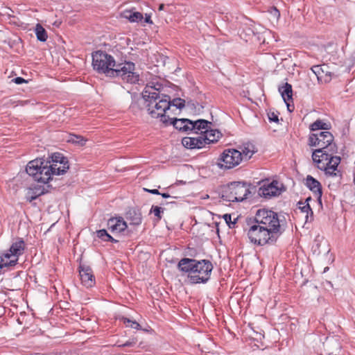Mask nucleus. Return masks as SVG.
Instances as JSON below:
<instances>
[{
    "label": "nucleus",
    "mask_w": 355,
    "mask_h": 355,
    "mask_svg": "<svg viewBox=\"0 0 355 355\" xmlns=\"http://www.w3.org/2000/svg\"><path fill=\"white\" fill-rule=\"evenodd\" d=\"M46 193V191L43 187H35L28 190L26 196V199L31 202Z\"/></svg>",
    "instance_id": "24"
},
{
    "label": "nucleus",
    "mask_w": 355,
    "mask_h": 355,
    "mask_svg": "<svg viewBox=\"0 0 355 355\" xmlns=\"http://www.w3.org/2000/svg\"><path fill=\"white\" fill-rule=\"evenodd\" d=\"M126 218L134 225H139L142 222L141 213L136 208H130L126 214Z\"/></svg>",
    "instance_id": "23"
},
{
    "label": "nucleus",
    "mask_w": 355,
    "mask_h": 355,
    "mask_svg": "<svg viewBox=\"0 0 355 355\" xmlns=\"http://www.w3.org/2000/svg\"><path fill=\"white\" fill-rule=\"evenodd\" d=\"M277 184L278 182L277 181H272L268 184L263 185L259 187L258 195L265 198L277 196L279 193Z\"/></svg>",
    "instance_id": "15"
},
{
    "label": "nucleus",
    "mask_w": 355,
    "mask_h": 355,
    "mask_svg": "<svg viewBox=\"0 0 355 355\" xmlns=\"http://www.w3.org/2000/svg\"><path fill=\"white\" fill-rule=\"evenodd\" d=\"M308 145L318 147L312 153V159L317 167L324 171L327 176L340 180L342 173L338 166L341 159L334 155L338 152V146L333 135L328 131L311 133L309 137Z\"/></svg>",
    "instance_id": "1"
},
{
    "label": "nucleus",
    "mask_w": 355,
    "mask_h": 355,
    "mask_svg": "<svg viewBox=\"0 0 355 355\" xmlns=\"http://www.w3.org/2000/svg\"><path fill=\"white\" fill-rule=\"evenodd\" d=\"M278 90L285 103L293 101V89L291 84L286 83L284 85L279 86Z\"/></svg>",
    "instance_id": "25"
},
{
    "label": "nucleus",
    "mask_w": 355,
    "mask_h": 355,
    "mask_svg": "<svg viewBox=\"0 0 355 355\" xmlns=\"http://www.w3.org/2000/svg\"><path fill=\"white\" fill-rule=\"evenodd\" d=\"M67 141L83 146L85 144L87 140L80 135H70Z\"/></svg>",
    "instance_id": "32"
},
{
    "label": "nucleus",
    "mask_w": 355,
    "mask_h": 355,
    "mask_svg": "<svg viewBox=\"0 0 355 355\" xmlns=\"http://www.w3.org/2000/svg\"><path fill=\"white\" fill-rule=\"evenodd\" d=\"M306 186L318 197V200L321 203V198L322 195V185L319 181L313 178L311 175H307L306 178Z\"/></svg>",
    "instance_id": "17"
},
{
    "label": "nucleus",
    "mask_w": 355,
    "mask_h": 355,
    "mask_svg": "<svg viewBox=\"0 0 355 355\" xmlns=\"http://www.w3.org/2000/svg\"><path fill=\"white\" fill-rule=\"evenodd\" d=\"M171 106H174L178 109H182L185 106V101L180 98H175L173 100L171 99Z\"/></svg>",
    "instance_id": "35"
},
{
    "label": "nucleus",
    "mask_w": 355,
    "mask_h": 355,
    "mask_svg": "<svg viewBox=\"0 0 355 355\" xmlns=\"http://www.w3.org/2000/svg\"><path fill=\"white\" fill-rule=\"evenodd\" d=\"M122 15L130 22H139L144 19L143 15L141 12H132V10H125Z\"/></svg>",
    "instance_id": "28"
},
{
    "label": "nucleus",
    "mask_w": 355,
    "mask_h": 355,
    "mask_svg": "<svg viewBox=\"0 0 355 355\" xmlns=\"http://www.w3.org/2000/svg\"><path fill=\"white\" fill-rule=\"evenodd\" d=\"M182 144L184 147L189 149H199L205 146V141L202 135L198 137H184L182 139Z\"/></svg>",
    "instance_id": "16"
},
{
    "label": "nucleus",
    "mask_w": 355,
    "mask_h": 355,
    "mask_svg": "<svg viewBox=\"0 0 355 355\" xmlns=\"http://www.w3.org/2000/svg\"><path fill=\"white\" fill-rule=\"evenodd\" d=\"M298 204L300 205L299 209L304 213H306V220L309 218V214L310 213L311 217L313 216V212L312 209L311 208V206L309 203H303L302 202H299Z\"/></svg>",
    "instance_id": "33"
},
{
    "label": "nucleus",
    "mask_w": 355,
    "mask_h": 355,
    "mask_svg": "<svg viewBox=\"0 0 355 355\" xmlns=\"http://www.w3.org/2000/svg\"><path fill=\"white\" fill-rule=\"evenodd\" d=\"M115 63L114 57L105 51H97L92 53L93 69L98 73L110 78Z\"/></svg>",
    "instance_id": "7"
},
{
    "label": "nucleus",
    "mask_w": 355,
    "mask_h": 355,
    "mask_svg": "<svg viewBox=\"0 0 355 355\" xmlns=\"http://www.w3.org/2000/svg\"><path fill=\"white\" fill-rule=\"evenodd\" d=\"M121 320L123 322V323L126 325V327H130L135 329H139L141 328L140 324L136 321L132 320L125 317H123Z\"/></svg>",
    "instance_id": "34"
},
{
    "label": "nucleus",
    "mask_w": 355,
    "mask_h": 355,
    "mask_svg": "<svg viewBox=\"0 0 355 355\" xmlns=\"http://www.w3.org/2000/svg\"><path fill=\"white\" fill-rule=\"evenodd\" d=\"M164 4H160L159 6V10H164Z\"/></svg>",
    "instance_id": "47"
},
{
    "label": "nucleus",
    "mask_w": 355,
    "mask_h": 355,
    "mask_svg": "<svg viewBox=\"0 0 355 355\" xmlns=\"http://www.w3.org/2000/svg\"><path fill=\"white\" fill-rule=\"evenodd\" d=\"M137 343V340L135 338H132L125 342L124 343L119 344V347H134Z\"/></svg>",
    "instance_id": "38"
},
{
    "label": "nucleus",
    "mask_w": 355,
    "mask_h": 355,
    "mask_svg": "<svg viewBox=\"0 0 355 355\" xmlns=\"http://www.w3.org/2000/svg\"><path fill=\"white\" fill-rule=\"evenodd\" d=\"M223 218L225 219L226 223L229 226L230 228H234V225L236 223L237 218H235L234 221H232V216L229 214H225L223 216Z\"/></svg>",
    "instance_id": "37"
},
{
    "label": "nucleus",
    "mask_w": 355,
    "mask_h": 355,
    "mask_svg": "<svg viewBox=\"0 0 355 355\" xmlns=\"http://www.w3.org/2000/svg\"><path fill=\"white\" fill-rule=\"evenodd\" d=\"M97 236L104 241H109L113 243H118L119 241L114 239L105 229L98 230L96 232Z\"/></svg>",
    "instance_id": "30"
},
{
    "label": "nucleus",
    "mask_w": 355,
    "mask_h": 355,
    "mask_svg": "<svg viewBox=\"0 0 355 355\" xmlns=\"http://www.w3.org/2000/svg\"><path fill=\"white\" fill-rule=\"evenodd\" d=\"M78 269L83 285L87 288L94 286L96 282L92 269L88 266L82 264L79 266Z\"/></svg>",
    "instance_id": "12"
},
{
    "label": "nucleus",
    "mask_w": 355,
    "mask_h": 355,
    "mask_svg": "<svg viewBox=\"0 0 355 355\" xmlns=\"http://www.w3.org/2000/svg\"><path fill=\"white\" fill-rule=\"evenodd\" d=\"M35 34L37 39L40 42H46L47 40V33L46 30L40 24H37L35 26Z\"/></svg>",
    "instance_id": "31"
},
{
    "label": "nucleus",
    "mask_w": 355,
    "mask_h": 355,
    "mask_svg": "<svg viewBox=\"0 0 355 355\" xmlns=\"http://www.w3.org/2000/svg\"><path fill=\"white\" fill-rule=\"evenodd\" d=\"M249 228L247 235L250 243L259 246L266 245H274L277 242L280 234L271 230L270 228L264 227L257 223L252 221V219L248 222Z\"/></svg>",
    "instance_id": "4"
},
{
    "label": "nucleus",
    "mask_w": 355,
    "mask_h": 355,
    "mask_svg": "<svg viewBox=\"0 0 355 355\" xmlns=\"http://www.w3.org/2000/svg\"><path fill=\"white\" fill-rule=\"evenodd\" d=\"M309 128L311 131H316L319 130H327L331 128V125L330 123H325L320 119H318L310 125Z\"/></svg>",
    "instance_id": "29"
},
{
    "label": "nucleus",
    "mask_w": 355,
    "mask_h": 355,
    "mask_svg": "<svg viewBox=\"0 0 355 355\" xmlns=\"http://www.w3.org/2000/svg\"><path fill=\"white\" fill-rule=\"evenodd\" d=\"M354 184H355V173H354Z\"/></svg>",
    "instance_id": "49"
},
{
    "label": "nucleus",
    "mask_w": 355,
    "mask_h": 355,
    "mask_svg": "<svg viewBox=\"0 0 355 355\" xmlns=\"http://www.w3.org/2000/svg\"><path fill=\"white\" fill-rule=\"evenodd\" d=\"M164 198H171V196L168 193H160V194Z\"/></svg>",
    "instance_id": "44"
},
{
    "label": "nucleus",
    "mask_w": 355,
    "mask_h": 355,
    "mask_svg": "<svg viewBox=\"0 0 355 355\" xmlns=\"http://www.w3.org/2000/svg\"><path fill=\"white\" fill-rule=\"evenodd\" d=\"M190 123H192V120L189 119H171L168 121V125H173V127L180 131L187 132L189 130Z\"/></svg>",
    "instance_id": "20"
},
{
    "label": "nucleus",
    "mask_w": 355,
    "mask_h": 355,
    "mask_svg": "<svg viewBox=\"0 0 355 355\" xmlns=\"http://www.w3.org/2000/svg\"><path fill=\"white\" fill-rule=\"evenodd\" d=\"M144 22L147 24H153V21L151 20V17L149 15L146 14L145 18H144Z\"/></svg>",
    "instance_id": "42"
},
{
    "label": "nucleus",
    "mask_w": 355,
    "mask_h": 355,
    "mask_svg": "<svg viewBox=\"0 0 355 355\" xmlns=\"http://www.w3.org/2000/svg\"><path fill=\"white\" fill-rule=\"evenodd\" d=\"M323 346L326 355H339L341 346L338 340H327Z\"/></svg>",
    "instance_id": "19"
},
{
    "label": "nucleus",
    "mask_w": 355,
    "mask_h": 355,
    "mask_svg": "<svg viewBox=\"0 0 355 355\" xmlns=\"http://www.w3.org/2000/svg\"><path fill=\"white\" fill-rule=\"evenodd\" d=\"M182 274H187L192 284H206L210 279L214 269L212 263L207 259L197 260L191 258L181 259L177 266Z\"/></svg>",
    "instance_id": "2"
},
{
    "label": "nucleus",
    "mask_w": 355,
    "mask_h": 355,
    "mask_svg": "<svg viewBox=\"0 0 355 355\" xmlns=\"http://www.w3.org/2000/svg\"><path fill=\"white\" fill-rule=\"evenodd\" d=\"M206 144H213L218 141V139L222 136V134L218 130H206L204 131V135H202Z\"/></svg>",
    "instance_id": "22"
},
{
    "label": "nucleus",
    "mask_w": 355,
    "mask_h": 355,
    "mask_svg": "<svg viewBox=\"0 0 355 355\" xmlns=\"http://www.w3.org/2000/svg\"><path fill=\"white\" fill-rule=\"evenodd\" d=\"M135 71V64L132 62H116L110 78L120 77L128 83L136 84L139 80V75Z\"/></svg>",
    "instance_id": "9"
},
{
    "label": "nucleus",
    "mask_w": 355,
    "mask_h": 355,
    "mask_svg": "<svg viewBox=\"0 0 355 355\" xmlns=\"http://www.w3.org/2000/svg\"><path fill=\"white\" fill-rule=\"evenodd\" d=\"M274 15H275L277 17H279L280 16L279 11L276 8H274Z\"/></svg>",
    "instance_id": "45"
},
{
    "label": "nucleus",
    "mask_w": 355,
    "mask_h": 355,
    "mask_svg": "<svg viewBox=\"0 0 355 355\" xmlns=\"http://www.w3.org/2000/svg\"><path fill=\"white\" fill-rule=\"evenodd\" d=\"M51 163H59L60 165H62V167L55 168V166L52 167V171H55L54 175H60L67 173L68 169L69 168V164L67 157H64L63 154L60 153H53L50 157Z\"/></svg>",
    "instance_id": "11"
},
{
    "label": "nucleus",
    "mask_w": 355,
    "mask_h": 355,
    "mask_svg": "<svg viewBox=\"0 0 355 355\" xmlns=\"http://www.w3.org/2000/svg\"><path fill=\"white\" fill-rule=\"evenodd\" d=\"M144 189L145 191H146L148 193H152V194H155V195H159L160 194V193L158 191V189H148L144 188Z\"/></svg>",
    "instance_id": "41"
},
{
    "label": "nucleus",
    "mask_w": 355,
    "mask_h": 355,
    "mask_svg": "<svg viewBox=\"0 0 355 355\" xmlns=\"http://www.w3.org/2000/svg\"><path fill=\"white\" fill-rule=\"evenodd\" d=\"M268 118L270 122H275L279 123V113L275 112H268Z\"/></svg>",
    "instance_id": "39"
},
{
    "label": "nucleus",
    "mask_w": 355,
    "mask_h": 355,
    "mask_svg": "<svg viewBox=\"0 0 355 355\" xmlns=\"http://www.w3.org/2000/svg\"><path fill=\"white\" fill-rule=\"evenodd\" d=\"M107 225L108 230L114 235L125 231L128 227L121 217L110 218Z\"/></svg>",
    "instance_id": "14"
},
{
    "label": "nucleus",
    "mask_w": 355,
    "mask_h": 355,
    "mask_svg": "<svg viewBox=\"0 0 355 355\" xmlns=\"http://www.w3.org/2000/svg\"><path fill=\"white\" fill-rule=\"evenodd\" d=\"M49 159L37 158L28 162L26 167V173L33 178V180L47 184L52 180L55 171H52Z\"/></svg>",
    "instance_id": "6"
},
{
    "label": "nucleus",
    "mask_w": 355,
    "mask_h": 355,
    "mask_svg": "<svg viewBox=\"0 0 355 355\" xmlns=\"http://www.w3.org/2000/svg\"><path fill=\"white\" fill-rule=\"evenodd\" d=\"M25 249V243L22 239H17V240L12 243L10 249L7 250L11 255V258L13 259L10 263H17L19 257L23 254Z\"/></svg>",
    "instance_id": "13"
},
{
    "label": "nucleus",
    "mask_w": 355,
    "mask_h": 355,
    "mask_svg": "<svg viewBox=\"0 0 355 355\" xmlns=\"http://www.w3.org/2000/svg\"><path fill=\"white\" fill-rule=\"evenodd\" d=\"M286 105H287L288 110L290 112H293V110H294V106H293V105H291L290 104L289 101H286Z\"/></svg>",
    "instance_id": "43"
},
{
    "label": "nucleus",
    "mask_w": 355,
    "mask_h": 355,
    "mask_svg": "<svg viewBox=\"0 0 355 355\" xmlns=\"http://www.w3.org/2000/svg\"><path fill=\"white\" fill-rule=\"evenodd\" d=\"M311 200V197H309L306 199V202L305 203H309V201H310Z\"/></svg>",
    "instance_id": "48"
},
{
    "label": "nucleus",
    "mask_w": 355,
    "mask_h": 355,
    "mask_svg": "<svg viewBox=\"0 0 355 355\" xmlns=\"http://www.w3.org/2000/svg\"><path fill=\"white\" fill-rule=\"evenodd\" d=\"M209 124H211V123L205 119L192 121V123H190L189 125V130H193L196 134L198 133V131H200V135H203L204 131L202 130H207Z\"/></svg>",
    "instance_id": "21"
},
{
    "label": "nucleus",
    "mask_w": 355,
    "mask_h": 355,
    "mask_svg": "<svg viewBox=\"0 0 355 355\" xmlns=\"http://www.w3.org/2000/svg\"><path fill=\"white\" fill-rule=\"evenodd\" d=\"M12 260H13V259L11 258V255L8 251L0 252V269L10 268L17 265V263H10V261Z\"/></svg>",
    "instance_id": "26"
},
{
    "label": "nucleus",
    "mask_w": 355,
    "mask_h": 355,
    "mask_svg": "<svg viewBox=\"0 0 355 355\" xmlns=\"http://www.w3.org/2000/svg\"><path fill=\"white\" fill-rule=\"evenodd\" d=\"M159 90V87L147 85L142 93L143 98L147 103L146 106L149 114L153 118L160 117V121L165 125H168L170 117L165 113L171 107V97L161 94Z\"/></svg>",
    "instance_id": "3"
},
{
    "label": "nucleus",
    "mask_w": 355,
    "mask_h": 355,
    "mask_svg": "<svg viewBox=\"0 0 355 355\" xmlns=\"http://www.w3.org/2000/svg\"><path fill=\"white\" fill-rule=\"evenodd\" d=\"M150 213H153L154 215L157 218L158 220L162 218L161 214L163 212V209L158 206H152Z\"/></svg>",
    "instance_id": "36"
},
{
    "label": "nucleus",
    "mask_w": 355,
    "mask_h": 355,
    "mask_svg": "<svg viewBox=\"0 0 355 355\" xmlns=\"http://www.w3.org/2000/svg\"><path fill=\"white\" fill-rule=\"evenodd\" d=\"M241 150H240L242 153L243 159L246 160L250 159L252 156L257 152V149L254 144L251 143L245 144L242 147H241Z\"/></svg>",
    "instance_id": "27"
},
{
    "label": "nucleus",
    "mask_w": 355,
    "mask_h": 355,
    "mask_svg": "<svg viewBox=\"0 0 355 355\" xmlns=\"http://www.w3.org/2000/svg\"><path fill=\"white\" fill-rule=\"evenodd\" d=\"M12 81L17 85H20V84L28 82L26 80H25L24 78H23L21 77H17V78L12 79Z\"/></svg>",
    "instance_id": "40"
},
{
    "label": "nucleus",
    "mask_w": 355,
    "mask_h": 355,
    "mask_svg": "<svg viewBox=\"0 0 355 355\" xmlns=\"http://www.w3.org/2000/svg\"><path fill=\"white\" fill-rule=\"evenodd\" d=\"M249 193L250 191L246 183L233 182L223 191L221 198L227 202H241Z\"/></svg>",
    "instance_id": "8"
},
{
    "label": "nucleus",
    "mask_w": 355,
    "mask_h": 355,
    "mask_svg": "<svg viewBox=\"0 0 355 355\" xmlns=\"http://www.w3.org/2000/svg\"><path fill=\"white\" fill-rule=\"evenodd\" d=\"M51 166H55V168L62 167V166H59V163H51L50 162Z\"/></svg>",
    "instance_id": "46"
},
{
    "label": "nucleus",
    "mask_w": 355,
    "mask_h": 355,
    "mask_svg": "<svg viewBox=\"0 0 355 355\" xmlns=\"http://www.w3.org/2000/svg\"><path fill=\"white\" fill-rule=\"evenodd\" d=\"M252 221L264 227L270 228L281 235L286 230L285 217L270 209H258Z\"/></svg>",
    "instance_id": "5"
},
{
    "label": "nucleus",
    "mask_w": 355,
    "mask_h": 355,
    "mask_svg": "<svg viewBox=\"0 0 355 355\" xmlns=\"http://www.w3.org/2000/svg\"><path fill=\"white\" fill-rule=\"evenodd\" d=\"M329 67L326 64L315 65L311 67L312 71L316 75L318 80L324 79V82H329L331 79L332 73L328 69Z\"/></svg>",
    "instance_id": "18"
},
{
    "label": "nucleus",
    "mask_w": 355,
    "mask_h": 355,
    "mask_svg": "<svg viewBox=\"0 0 355 355\" xmlns=\"http://www.w3.org/2000/svg\"><path fill=\"white\" fill-rule=\"evenodd\" d=\"M243 160L242 153L234 148H227L223 150L218 158L219 168L231 169L238 166Z\"/></svg>",
    "instance_id": "10"
}]
</instances>
